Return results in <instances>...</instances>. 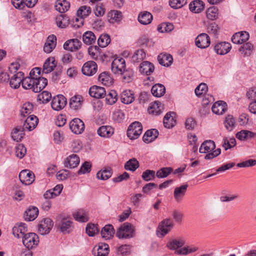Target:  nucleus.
I'll list each match as a JSON object with an SVG mask.
<instances>
[{"label": "nucleus", "mask_w": 256, "mask_h": 256, "mask_svg": "<svg viewBox=\"0 0 256 256\" xmlns=\"http://www.w3.org/2000/svg\"><path fill=\"white\" fill-rule=\"evenodd\" d=\"M254 136V133L246 130H242L236 134V137L241 140H244L249 138H252Z\"/></svg>", "instance_id": "680f3d73"}, {"label": "nucleus", "mask_w": 256, "mask_h": 256, "mask_svg": "<svg viewBox=\"0 0 256 256\" xmlns=\"http://www.w3.org/2000/svg\"><path fill=\"white\" fill-rule=\"evenodd\" d=\"M57 62L54 57H50L46 60L43 65L42 72L48 74L52 72L56 66Z\"/></svg>", "instance_id": "5701e85b"}, {"label": "nucleus", "mask_w": 256, "mask_h": 256, "mask_svg": "<svg viewBox=\"0 0 256 256\" xmlns=\"http://www.w3.org/2000/svg\"><path fill=\"white\" fill-rule=\"evenodd\" d=\"M19 178L23 184L30 185L34 180V175L32 172L28 170H24L20 172Z\"/></svg>", "instance_id": "6e6552de"}, {"label": "nucleus", "mask_w": 256, "mask_h": 256, "mask_svg": "<svg viewBox=\"0 0 256 256\" xmlns=\"http://www.w3.org/2000/svg\"><path fill=\"white\" fill-rule=\"evenodd\" d=\"M48 84V80L43 77L35 78L34 92H39Z\"/></svg>", "instance_id": "a878e982"}, {"label": "nucleus", "mask_w": 256, "mask_h": 256, "mask_svg": "<svg viewBox=\"0 0 256 256\" xmlns=\"http://www.w3.org/2000/svg\"><path fill=\"white\" fill-rule=\"evenodd\" d=\"M152 20V14L146 11L141 12L138 16V22L142 24L146 25L150 24Z\"/></svg>", "instance_id": "72a5a7b5"}, {"label": "nucleus", "mask_w": 256, "mask_h": 256, "mask_svg": "<svg viewBox=\"0 0 256 256\" xmlns=\"http://www.w3.org/2000/svg\"><path fill=\"white\" fill-rule=\"evenodd\" d=\"M110 42V36L107 34L100 35L98 40V44L99 46L102 48L106 47Z\"/></svg>", "instance_id": "4d7b16f0"}, {"label": "nucleus", "mask_w": 256, "mask_h": 256, "mask_svg": "<svg viewBox=\"0 0 256 256\" xmlns=\"http://www.w3.org/2000/svg\"><path fill=\"white\" fill-rule=\"evenodd\" d=\"M174 226L173 220L170 218H166L160 223L158 228L160 230V234L164 236Z\"/></svg>", "instance_id": "9d476101"}, {"label": "nucleus", "mask_w": 256, "mask_h": 256, "mask_svg": "<svg viewBox=\"0 0 256 256\" xmlns=\"http://www.w3.org/2000/svg\"><path fill=\"white\" fill-rule=\"evenodd\" d=\"M69 126L72 132L76 134H80L84 130V122L78 118L73 119L70 122Z\"/></svg>", "instance_id": "1a4fd4ad"}, {"label": "nucleus", "mask_w": 256, "mask_h": 256, "mask_svg": "<svg viewBox=\"0 0 256 256\" xmlns=\"http://www.w3.org/2000/svg\"><path fill=\"white\" fill-rule=\"evenodd\" d=\"M139 167V162L135 158L129 160L124 164L126 170L135 171Z\"/></svg>", "instance_id": "09e8293b"}, {"label": "nucleus", "mask_w": 256, "mask_h": 256, "mask_svg": "<svg viewBox=\"0 0 256 256\" xmlns=\"http://www.w3.org/2000/svg\"><path fill=\"white\" fill-rule=\"evenodd\" d=\"M223 101L220 100L215 102L212 108V112L216 114H222L224 112V106L222 104Z\"/></svg>", "instance_id": "bf43d9fd"}, {"label": "nucleus", "mask_w": 256, "mask_h": 256, "mask_svg": "<svg viewBox=\"0 0 256 256\" xmlns=\"http://www.w3.org/2000/svg\"><path fill=\"white\" fill-rule=\"evenodd\" d=\"M67 103L66 98L62 94L54 96L51 102V106L54 110L59 111L64 108Z\"/></svg>", "instance_id": "39448f33"}, {"label": "nucleus", "mask_w": 256, "mask_h": 256, "mask_svg": "<svg viewBox=\"0 0 256 256\" xmlns=\"http://www.w3.org/2000/svg\"><path fill=\"white\" fill-rule=\"evenodd\" d=\"M38 214V208L34 206H30L25 212L24 216L26 220L32 221L35 220Z\"/></svg>", "instance_id": "b1692460"}, {"label": "nucleus", "mask_w": 256, "mask_h": 256, "mask_svg": "<svg viewBox=\"0 0 256 256\" xmlns=\"http://www.w3.org/2000/svg\"><path fill=\"white\" fill-rule=\"evenodd\" d=\"M56 24L60 28H66L69 24V18L66 14H60L56 18Z\"/></svg>", "instance_id": "c03bdc74"}, {"label": "nucleus", "mask_w": 256, "mask_h": 256, "mask_svg": "<svg viewBox=\"0 0 256 256\" xmlns=\"http://www.w3.org/2000/svg\"><path fill=\"white\" fill-rule=\"evenodd\" d=\"M156 176V174L155 171L153 170H146L143 172L142 178L144 180L148 182L154 180Z\"/></svg>", "instance_id": "e2e57ef3"}, {"label": "nucleus", "mask_w": 256, "mask_h": 256, "mask_svg": "<svg viewBox=\"0 0 256 256\" xmlns=\"http://www.w3.org/2000/svg\"><path fill=\"white\" fill-rule=\"evenodd\" d=\"M24 74L19 72L14 74L10 80V86L14 88H18L20 87V84H22Z\"/></svg>", "instance_id": "aec40b11"}, {"label": "nucleus", "mask_w": 256, "mask_h": 256, "mask_svg": "<svg viewBox=\"0 0 256 256\" xmlns=\"http://www.w3.org/2000/svg\"><path fill=\"white\" fill-rule=\"evenodd\" d=\"M236 126V120L232 115H228L225 118V128L231 132Z\"/></svg>", "instance_id": "864d4df0"}, {"label": "nucleus", "mask_w": 256, "mask_h": 256, "mask_svg": "<svg viewBox=\"0 0 256 256\" xmlns=\"http://www.w3.org/2000/svg\"><path fill=\"white\" fill-rule=\"evenodd\" d=\"M172 170L170 167L162 168L157 171L156 176L158 178H166L172 172Z\"/></svg>", "instance_id": "13d9d810"}, {"label": "nucleus", "mask_w": 256, "mask_h": 256, "mask_svg": "<svg viewBox=\"0 0 256 256\" xmlns=\"http://www.w3.org/2000/svg\"><path fill=\"white\" fill-rule=\"evenodd\" d=\"M122 17V12L117 10H112L108 14V21L112 24L120 22Z\"/></svg>", "instance_id": "c85d7f7f"}, {"label": "nucleus", "mask_w": 256, "mask_h": 256, "mask_svg": "<svg viewBox=\"0 0 256 256\" xmlns=\"http://www.w3.org/2000/svg\"><path fill=\"white\" fill-rule=\"evenodd\" d=\"M84 102V98L80 95H76L71 98L70 100V106L74 110L81 108Z\"/></svg>", "instance_id": "412c9836"}, {"label": "nucleus", "mask_w": 256, "mask_h": 256, "mask_svg": "<svg viewBox=\"0 0 256 256\" xmlns=\"http://www.w3.org/2000/svg\"><path fill=\"white\" fill-rule=\"evenodd\" d=\"M117 93L114 90H110L108 94L106 92V104L112 105L117 101Z\"/></svg>", "instance_id": "603ef678"}, {"label": "nucleus", "mask_w": 256, "mask_h": 256, "mask_svg": "<svg viewBox=\"0 0 256 256\" xmlns=\"http://www.w3.org/2000/svg\"><path fill=\"white\" fill-rule=\"evenodd\" d=\"M38 242V237L34 233L26 234L22 238L23 244L28 249L37 246Z\"/></svg>", "instance_id": "20e7f679"}, {"label": "nucleus", "mask_w": 256, "mask_h": 256, "mask_svg": "<svg viewBox=\"0 0 256 256\" xmlns=\"http://www.w3.org/2000/svg\"><path fill=\"white\" fill-rule=\"evenodd\" d=\"M70 4L66 0H58L56 2L55 8L60 13H64L70 8Z\"/></svg>", "instance_id": "e433bc0d"}, {"label": "nucleus", "mask_w": 256, "mask_h": 256, "mask_svg": "<svg viewBox=\"0 0 256 256\" xmlns=\"http://www.w3.org/2000/svg\"><path fill=\"white\" fill-rule=\"evenodd\" d=\"M109 253L108 245L104 243L98 244V248L96 254L103 256H107Z\"/></svg>", "instance_id": "6e6d98bb"}, {"label": "nucleus", "mask_w": 256, "mask_h": 256, "mask_svg": "<svg viewBox=\"0 0 256 256\" xmlns=\"http://www.w3.org/2000/svg\"><path fill=\"white\" fill-rule=\"evenodd\" d=\"M146 55L144 50H138L134 54L132 58V60L134 62H139L145 58Z\"/></svg>", "instance_id": "5fc2aeb1"}, {"label": "nucleus", "mask_w": 256, "mask_h": 256, "mask_svg": "<svg viewBox=\"0 0 256 256\" xmlns=\"http://www.w3.org/2000/svg\"><path fill=\"white\" fill-rule=\"evenodd\" d=\"M126 68L125 60L123 58H116L111 64V69L113 73L122 74Z\"/></svg>", "instance_id": "423d86ee"}, {"label": "nucleus", "mask_w": 256, "mask_h": 256, "mask_svg": "<svg viewBox=\"0 0 256 256\" xmlns=\"http://www.w3.org/2000/svg\"><path fill=\"white\" fill-rule=\"evenodd\" d=\"M186 240L182 237L170 238L166 244V246L170 250H177L184 245Z\"/></svg>", "instance_id": "9b49d317"}, {"label": "nucleus", "mask_w": 256, "mask_h": 256, "mask_svg": "<svg viewBox=\"0 0 256 256\" xmlns=\"http://www.w3.org/2000/svg\"><path fill=\"white\" fill-rule=\"evenodd\" d=\"M100 50L96 46H90L88 48V52L92 58L96 60L100 54Z\"/></svg>", "instance_id": "338daca9"}, {"label": "nucleus", "mask_w": 256, "mask_h": 256, "mask_svg": "<svg viewBox=\"0 0 256 256\" xmlns=\"http://www.w3.org/2000/svg\"><path fill=\"white\" fill-rule=\"evenodd\" d=\"M52 98V95L48 91H43L38 95L37 100L40 104H46Z\"/></svg>", "instance_id": "3c124183"}, {"label": "nucleus", "mask_w": 256, "mask_h": 256, "mask_svg": "<svg viewBox=\"0 0 256 256\" xmlns=\"http://www.w3.org/2000/svg\"><path fill=\"white\" fill-rule=\"evenodd\" d=\"M97 64L94 61H88L86 62L82 68V72L84 75L92 76L96 73Z\"/></svg>", "instance_id": "f8f14e48"}, {"label": "nucleus", "mask_w": 256, "mask_h": 256, "mask_svg": "<svg viewBox=\"0 0 256 256\" xmlns=\"http://www.w3.org/2000/svg\"><path fill=\"white\" fill-rule=\"evenodd\" d=\"M218 16V9L214 6L209 8L206 10V17L208 18L214 20Z\"/></svg>", "instance_id": "0e129e2a"}, {"label": "nucleus", "mask_w": 256, "mask_h": 256, "mask_svg": "<svg viewBox=\"0 0 256 256\" xmlns=\"http://www.w3.org/2000/svg\"><path fill=\"white\" fill-rule=\"evenodd\" d=\"M27 231V228L24 223L16 224L12 228L13 234L18 238H23Z\"/></svg>", "instance_id": "4be33fe9"}, {"label": "nucleus", "mask_w": 256, "mask_h": 256, "mask_svg": "<svg viewBox=\"0 0 256 256\" xmlns=\"http://www.w3.org/2000/svg\"><path fill=\"white\" fill-rule=\"evenodd\" d=\"M253 48L252 44L248 42L240 46L238 51L244 56H248L252 54Z\"/></svg>", "instance_id": "a19ab883"}, {"label": "nucleus", "mask_w": 256, "mask_h": 256, "mask_svg": "<svg viewBox=\"0 0 256 256\" xmlns=\"http://www.w3.org/2000/svg\"><path fill=\"white\" fill-rule=\"evenodd\" d=\"M134 231L132 225L125 222L118 228L116 236L119 238H129L134 236Z\"/></svg>", "instance_id": "f03ea898"}, {"label": "nucleus", "mask_w": 256, "mask_h": 256, "mask_svg": "<svg viewBox=\"0 0 256 256\" xmlns=\"http://www.w3.org/2000/svg\"><path fill=\"white\" fill-rule=\"evenodd\" d=\"M151 92L153 96L160 97L164 94L166 88L164 85L158 84L152 86Z\"/></svg>", "instance_id": "79ce46f5"}, {"label": "nucleus", "mask_w": 256, "mask_h": 256, "mask_svg": "<svg viewBox=\"0 0 256 256\" xmlns=\"http://www.w3.org/2000/svg\"><path fill=\"white\" fill-rule=\"evenodd\" d=\"M73 216L78 222H84L88 220V214L83 209L78 210L76 212H74Z\"/></svg>", "instance_id": "58836bf2"}, {"label": "nucleus", "mask_w": 256, "mask_h": 256, "mask_svg": "<svg viewBox=\"0 0 256 256\" xmlns=\"http://www.w3.org/2000/svg\"><path fill=\"white\" fill-rule=\"evenodd\" d=\"M164 110V104L160 102L156 101L148 108V112L150 114L156 116L160 114Z\"/></svg>", "instance_id": "c756f323"}, {"label": "nucleus", "mask_w": 256, "mask_h": 256, "mask_svg": "<svg viewBox=\"0 0 256 256\" xmlns=\"http://www.w3.org/2000/svg\"><path fill=\"white\" fill-rule=\"evenodd\" d=\"M248 32H240L235 33L232 38V41L236 44H242L246 42L249 38Z\"/></svg>", "instance_id": "4468645a"}, {"label": "nucleus", "mask_w": 256, "mask_h": 256, "mask_svg": "<svg viewBox=\"0 0 256 256\" xmlns=\"http://www.w3.org/2000/svg\"><path fill=\"white\" fill-rule=\"evenodd\" d=\"M112 172L110 168H105L98 171L96 174V178L101 180H106L112 176Z\"/></svg>", "instance_id": "49530a36"}, {"label": "nucleus", "mask_w": 256, "mask_h": 256, "mask_svg": "<svg viewBox=\"0 0 256 256\" xmlns=\"http://www.w3.org/2000/svg\"><path fill=\"white\" fill-rule=\"evenodd\" d=\"M92 12L91 8L87 6H80L77 11V16L80 18L81 24H84V18L88 16Z\"/></svg>", "instance_id": "ea45409f"}, {"label": "nucleus", "mask_w": 256, "mask_h": 256, "mask_svg": "<svg viewBox=\"0 0 256 256\" xmlns=\"http://www.w3.org/2000/svg\"><path fill=\"white\" fill-rule=\"evenodd\" d=\"M80 163V158L76 154H72L66 158L64 166L66 168H73L78 166Z\"/></svg>", "instance_id": "393cba45"}, {"label": "nucleus", "mask_w": 256, "mask_h": 256, "mask_svg": "<svg viewBox=\"0 0 256 256\" xmlns=\"http://www.w3.org/2000/svg\"><path fill=\"white\" fill-rule=\"evenodd\" d=\"M154 70V65L148 61H144L140 66L139 70L141 74H145L147 76L150 75L152 73Z\"/></svg>", "instance_id": "6ab92c4d"}, {"label": "nucleus", "mask_w": 256, "mask_h": 256, "mask_svg": "<svg viewBox=\"0 0 256 256\" xmlns=\"http://www.w3.org/2000/svg\"><path fill=\"white\" fill-rule=\"evenodd\" d=\"M98 134L102 136L104 138H110L111 136L114 132V128L109 126H100L97 131Z\"/></svg>", "instance_id": "2f4dec72"}, {"label": "nucleus", "mask_w": 256, "mask_h": 256, "mask_svg": "<svg viewBox=\"0 0 256 256\" xmlns=\"http://www.w3.org/2000/svg\"><path fill=\"white\" fill-rule=\"evenodd\" d=\"M134 100V94L130 90H124L120 95L121 102L124 104H131Z\"/></svg>", "instance_id": "f704fd0d"}, {"label": "nucleus", "mask_w": 256, "mask_h": 256, "mask_svg": "<svg viewBox=\"0 0 256 256\" xmlns=\"http://www.w3.org/2000/svg\"><path fill=\"white\" fill-rule=\"evenodd\" d=\"M56 38L54 35L50 36L44 46V51L49 54L56 48Z\"/></svg>", "instance_id": "a211bd4d"}, {"label": "nucleus", "mask_w": 256, "mask_h": 256, "mask_svg": "<svg viewBox=\"0 0 256 256\" xmlns=\"http://www.w3.org/2000/svg\"><path fill=\"white\" fill-rule=\"evenodd\" d=\"M114 234V230L112 224L105 226L101 230V235L106 240L110 239Z\"/></svg>", "instance_id": "4c0bfd02"}, {"label": "nucleus", "mask_w": 256, "mask_h": 256, "mask_svg": "<svg viewBox=\"0 0 256 256\" xmlns=\"http://www.w3.org/2000/svg\"><path fill=\"white\" fill-rule=\"evenodd\" d=\"M59 227L62 232L69 233L72 227V222L69 220L64 218L59 224Z\"/></svg>", "instance_id": "de8ad7c7"}, {"label": "nucleus", "mask_w": 256, "mask_h": 256, "mask_svg": "<svg viewBox=\"0 0 256 256\" xmlns=\"http://www.w3.org/2000/svg\"><path fill=\"white\" fill-rule=\"evenodd\" d=\"M38 122V118L34 115H30L24 121L23 126L24 129L29 131L33 130L37 126Z\"/></svg>", "instance_id": "2eb2a0df"}, {"label": "nucleus", "mask_w": 256, "mask_h": 256, "mask_svg": "<svg viewBox=\"0 0 256 256\" xmlns=\"http://www.w3.org/2000/svg\"><path fill=\"white\" fill-rule=\"evenodd\" d=\"M215 148L216 145L214 141L207 140L202 144L199 151L200 153H208L205 156V158L210 160L217 156L220 154L221 150L219 148L213 151Z\"/></svg>", "instance_id": "f257e3e1"}, {"label": "nucleus", "mask_w": 256, "mask_h": 256, "mask_svg": "<svg viewBox=\"0 0 256 256\" xmlns=\"http://www.w3.org/2000/svg\"><path fill=\"white\" fill-rule=\"evenodd\" d=\"M104 88L96 86H92L89 90V94L92 97L96 98H104L106 95Z\"/></svg>", "instance_id": "f3484780"}, {"label": "nucleus", "mask_w": 256, "mask_h": 256, "mask_svg": "<svg viewBox=\"0 0 256 256\" xmlns=\"http://www.w3.org/2000/svg\"><path fill=\"white\" fill-rule=\"evenodd\" d=\"M142 126L140 122H134L128 128L127 136L130 140H136L141 134Z\"/></svg>", "instance_id": "7ed1b4c3"}, {"label": "nucleus", "mask_w": 256, "mask_h": 256, "mask_svg": "<svg viewBox=\"0 0 256 256\" xmlns=\"http://www.w3.org/2000/svg\"><path fill=\"white\" fill-rule=\"evenodd\" d=\"M35 77L28 76L22 79V86L26 90H32L34 92Z\"/></svg>", "instance_id": "37998d69"}, {"label": "nucleus", "mask_w": 256, "mask_h": 256, "mask_svg": "<svg viewBox=\"0 0 256 256\" xmlns=\"http://www.w3.org/2000/svg\"><path fill=\"white\" fill-rule=\"evenodd\" d=\"M86 230L89 236H93L98 232V224H89L87 225Z\"/></svg>", "instance_id": "69168bd1"}, {"label": "nucleus", "mask_w": 256, "mask_h": 256, "mask_svg": "<svg viewBox=\"0 0 256 256\" xmlns=\"http://www.w3.org/2000/svg\"><path fill=\"white\" fill-rule=\"evenodd\" d=\"M96 38L94 33L91 31H88L84 32L82 36V40L84 42L90 45L96 42Z\"/></svg>", "instance_id": "a18cd8bd"}, {"label": "nucleus", "mask_w": 256, "mask_h": 256, "mask_svg": "<svg viewBox=\"0 0 256 256\" xmlns=\"http://www.w3.org/2000/svg\"><path fill=\"white\" fill-rule=\"evenodd\" d=\"M81 46V42L78 39H72L66 42L64 44V48L70 52L78 50Z\"/></svg>", "instance_id": "dca6fc26"}, {"label": "nucleus", "mask_w": 256, "mask_h": 256, "mask_svg": "<svg viewBox=\"0 0 256 256\" xmlns=\"http://www.w3.org/2000/svg\"><path fill=\"white\" fill-rule=\"evenodd\" d=\"M54 226L52 220L49 218H44L38 225V232L42 235L48 234Z\"/></svg>", "instance_id": "0eeeda50"}, {"label": "nucleus", "mask_w": 256, "mask_h": 256, "mask_svg": "<svg viewBox=\"0 0 256 256\" xmlns=\"http://www.w3.org/2000/svg\"><path fill=\"white\" fill-rule=\"evenodd\" d=\"M158 136V132L156 129L148 130L144 134L142 139L146 143H149L154 140Z\"/></svg>", "instance_id": "473e14b6"}, {"label": "nucleus", "mask_w": 256, "mask_h": 256, "mask_svg": "<svg viewBox=\"0 0 256 256\" xmlns=\"http://www.w3.org/2000/svg\"><path fill=\"white\" fill-rule=\"evenodd\" d=\"M98 80L102 84L106 86H110L112 84V81L110 76L106 72L101 73L98 78Z\"/></svg>", "instance_id": "8fccbe9b"}, {"label": "nucleus", "mask_w": 256, "mask_h": 256, "mask_svg": "<svg viewBox=\"0 0 256 256\" xmlns=\"http://www.w3.org/2000/svg\"><path fill=\"white\" fill-rule=\"evenodd\" d=\"M188 188V185L185 184L180 186V187H176L174 192V196L175 200L177 202H180L182 198L185 195L186 190Z\"/></svg>", "instance_id": "7c9ffc66"}, {"label": "nucleus", "mask_w": 256, "mask_h": 256, "mask_svg": "<svg viewBox=\"0 0 256 256\" xmlns=\"http://www.w3.org/2000/svg\"><path fill=\"white\" fill-rule=\"evenodd\" d=\"M33 110V105L32 104L28 102L23 104L20 110V114L23 117L30 114Z\"/></svg>", "instance_id": "052dcab7"}, {"label": "nucleus", "mask_w": 256, "mask_h": 256, "mask_svg": "<svg viewBox=\"0 0 256 256\" xmlns=\"http://www.w3.org/2000/svg\"><path fill=\"white\" fill-rule=\"evenodd\" d=\"M195 42L198 48H208L210 44V38L207 34L202 33L196 37Z\"/></svg>", "instance_id": "ddd939ff"}, {"label": "nucleus", "mask_w": 256, "mask_h": 256, "mask_svg": "<svg viewBox=\"0 0 256 256\" xmlns=\"http://www.w3.org/2000/svg\"><path fill=\"white\" fill-rule=\"evenodd\" d=\"M24 128L22 126L16 127L12 132V138L18 142L20 141L24 134Z\"/></svg>", "instance_id": "c9c22d12"}, {"label": "nucleus", "mask_w": 256, "mask_h": 256, "mask_svg": "<svg viewBox=\"0 0 256 256\" xmlns=\"http://www.w3.org/2000/svg\"><path fill=\"white\" fill-rule=\"evenodd\" d=\"M204 4L200 0H194L189 4V8L194 13H200L204 10Z\"/></svg>", "instance_id": "bb28decb"}, {"label": "nucleus", "mask_w": 256, "mask_h": 256, "mask_svg": "<svg viewBox=\"0 0 256 256\" xmlns=\"http://www.w3.org/2000/svg\"><path fill=\"white\" fill-rule=\"evenodd\" d=\"M187 3V0H170V6L174 8H179Z\"/></svg>", "instance_id": "774afa93"}, {"label": "nucleus", "mask_w": 256, "mask_h": 256, "mask_svg": "<svg viewBox=\"0 0 256 256\" xmlns=\"http://www.w3.org/2000/svg\"><path fill=\"white\" fill-rule=\"evenodd\" d=\"M158 60L161 65L164 66H169L173 62L172 56L168 54H160L158 56Z\"/></svg>", "instance_id": "cd10ccee"}]
</instances>
